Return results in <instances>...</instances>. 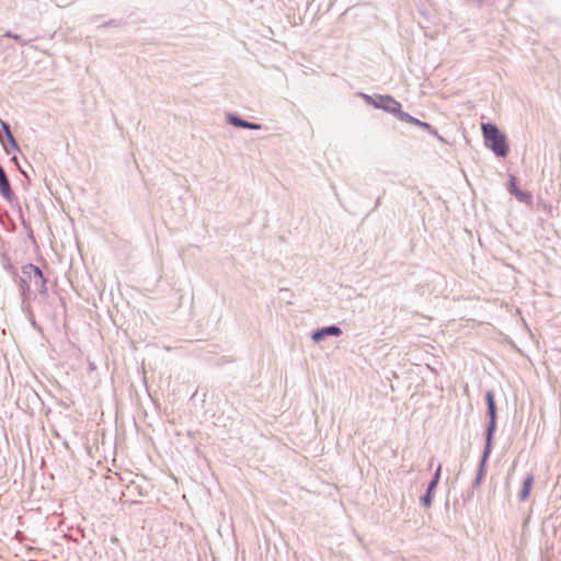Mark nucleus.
<instances>
[{
    "instance_id": "nucleus-1",
    "label": "nucleus",
    "mask_w": 561,
    "mask_h": 561,
    "mask_svg": "<svg viewBox=\"0 0 561 561\" xmlns=\"http://www.w3.org/2000/svg\"><path fill=\"white\" fill-rule=\"evenodd\" d=\"M481 130L484 139V145L496 157L506 158L510 152V145L507 137L502 133L499 127L493 123H482Z\"/></svg>"
},
{
    "instance_id": "nucleus-2",
    "label": "nucleus",
    "mask_w": 561,
    "mask_h": 561,
    "mask_svg": "<svg viewBox=\"0 0 561 561\" xmlns=\"http://www.w3.org/2000/svg\"><path fill=\"white\" fill-rule=\"evenodd\" d=\"M360 96L367 104L373 105L375 108L383 110L385 112L394 116H397L401 108V103L388 94L369 95L366 93H360Z\"/></svg>"
},
{
    "instance_id": "nucleus-3",
    "label": "nucleus",
    "mask_w": 561,
    "mask_h": 561,
    "mask_svg": "<svg viewBox=\"0 0 561 561\" xmlns=\"http://www.w3.org/2000/svg\"><path fill=\"white\" fill-rule=\"evenodd\" d=\"M23 274H32L31 284L42 294H47V279L44 276L42 270L32 263H28L22 267Z\"/></svg>"
},
{
    "instance_id": "nucleus-4",
    "label": "nucleus",
    "mask_w": 561,
    "mask_h": 561,
    "mask_svg": "<svg viewBox=\"0 0 561 561\" xmlns=\"http://www.w3.org/2000/svg\"><path fill=\"white\" fill-rule=\"evenodd\" d=\"M396 117L398 119H400L401 122H405V123L419 126V127L423 128L424 130H427L430 134L434 135L439 140H443V137L438 134V131L430 123L420 121L419 118L402 111V108H400V111Z\"/></svg>"
},
{
    "instance_id": "nucleus-5",
    "label": "nucleus",
    "mask_w": 561,
    "mask_h": 561,
    "mask_svg": "<svg viewBox=\"0 0 561 561\" xmlns=\"http://www.w3.org/2000/svg\"><path fill=\"white\" fill-rule=\"evenodd\" d=\"M342 333V329L336 324L325 325L314 330L311 333V340L314 343H319L328 336H340Z\"/></svg>"
},
{
    "instance_id": "nucleus-6",
    "label": "nucleus",
    "mask_w": 561,
    "mask_h": 561,
    "mask_svg": "<svg viewBox=\"0 0 561 561\" xmlns=\"http://www.w3.org/2000/svg\"><path fill=\"white\" fill-rule=\"evenodd\" d=\"M226 121L228 124H230L234 127H238V128L254 129V130H259L262 128L261 124L243 119L240 115H238L236 113H227Z\"/></svg>"
},
{
    "instance_id": "nucleus-7",
    "label": "nucleus",
    "mask_w": 561,
    "mask_h": 561,
    "mask_svg": "<svg viewBox=\"0 0 561 561\" xmlns=\"http://www.w3.org/2000/svg\"><path fill=\"white\" fill-rule=\"evenodd\" d=\"M508 192L522 203L531 204L533 202L531 193L528 191H522L517 186V179L514 175H511L508 179Z\"/></svg>"
},
{
    "instance_id": "nucleus-8",
    "label": "nucleus",
    "mask_w": 561,
    "mask_h": 561,
    "mask_svg": "<svg viewBox=\"0 0 561 561\" xmlns=\"http://www.w3.org/2000/svg\"><path fill=\"white\" fill-rule=\"evenodd\" d=\"M0 195L9 203H11L14 198V193L12 191L10 181H9L8 175L1 164H0Z\"/></svg>"
},
{
    "instance_id": "nucleus-9",
    "label": "nucleus",
    "mask_w": 561,
    "mask_h": 561,
    "mask_svg": "<svg viewBox=\"0 0 561 561\" xmlns=\"http://www.w3.org/2000/svg\"><path fill=\"white\" fill-rule=\"evenodd\" d=\"M496 427H497V419H491L488 421V424L485 427V443H484L483 451L492 453Z\"/></svg>"
},
{
    "instance_id": "nucleus-10",
    "label": "nucleus",
    "mask_w": 561,
    "mask_h": 561,
    "mask_svg": "<svg viewBox=\"0 0 561 561\" xmlns=\"http://www.w3.org/2000/svg\"><path fill=\"white\" fill-rule=\"evenodd\" d=\"M486 414L489 420L497 419V408L495 402V394L493 390H486L485 394Z\"/></svg>"
},
{
    "instance_id": "nucleus-11",
    "label": "nucleus",
    "mask_w": 561,
    "mask_h": 561,
    "mask_svg": "<svg viewBox=\"0 0 561 561\" xmlns=\"http://www.w3.org/2000/svg\"><path fill=\"white\" fill-rule=\"evenodd\" d=\"M533 484H534V476L527 474L523 481L522 489L518 493V499L520 502H524L528 499L531 488H533Z\"/></svg>"
},
{
    "instance_id": "nucleus-12",
    "label": "nucleus",
    "mask_w": 561,
    "mask_h": 561,
    "mask_svg": "<svg viewBox=\"0 0 561 561\" xmlns=\"http://www.w3.org/2000/svg\"><path fill=\"white\" fill-rule=\"evenodd\" d=\"M490 455H491V453L482 451V455H481V458H480V462H479L478 472H477L476 477H478L480 479H483V477L485 474V466H486V462H488V460L490 458Z\"/></svg>"
},
{
    "instance_id": "nucleus-13",
    "label": "nucleus",
    "mask_w": 561,
    "mask_h": 561,
    "mask_svg": "<svg viewBox=\"0 0 561 561\" xmlns=\"http://www.w3.org/2000/svg\"><path fill=\"white\" fill-rule=\"evenodd\" d=\"M5 139H7V144H8V147H4L7 153H10V150L20 151V146L13 135H10Z\"/></svg>"
},
{
    "instance_id": "nucleus-14",
    "label": "nucleus",
    "mask_w": 561,
    "mask_h": 561,
    "mask_svg": "<svg viewBox=\"0 0 561 561\" xmlns=\"http://www.w3.org/2000/svg\"><path fill=\"white\" fill-rule=\"evenodd\" d=\"M434 492L425 491V493L421 496L420 502L424 507H430L433 503Z\"/></svg>"
},
{
    "instance_id": "nucleus-15",
    "label": "nucleus",
    "mask_w": 561,
    "mask_h": 561,
    "mask_svg": "<svg viewBox=\"0 0 561 561\" xmlns=\"http://www.w3.org/2000/svg\"><path fill=\"white\" fill-rule=\"evenodd\" d=\"M0 125L5 138H8L10 135H13L11 131V126L8 122L0 119Z\"/></svg>"
},
{
    "instance_id": "nucleus-16",
    "label": "nucleus",
    "mask_w": 561,
    "mask_h": 561,
    "mask_svg": "<svg viewBox=\"0 0 561 561\" xmlns=\"http://www.w3.org/2000/svg\"><path fill=\"white\" fill-rule=\"evenodd\" d=\"M30 282L25 277L20 278V288L22 290V295L25 296L26 291L30 290Z\"/></svg>"
},
{
    "instance_id": "nucleus-17",
    "label": "nucleus",
    "mask_w": 561,
    "mask_h": 561,
    "mask_svg": "<svg viewBox=\"0 0 561 561\" xmlns=\"http://www.w3.org/2000/svg\"><path fill=\"white\" fill-rule=\"evenodd\" d=\"M440 472H442V466L438 465V467L436 468V470H435V472H434V474H433L431 480L438 483L439 479H440Z\"/></svg>"
},
{
    "instance_id": "nucleus-18",
    "label": "nucleus",
    "mask_w": 561,
    "mask_h": 561,
    "mask_svg": "<svg viewBox=\"0 0 561 561\" xmlns=\"http://www.w3.org/2000/svg\"><path fill=\"white\" fill-rule=\"evenodd\" d=\"M437 485H438V483H437V482H435V481H432V480H431V481L427 483L426 491H431V492H434V493H435V491H436V489H437Z\"/></svg>"
},
{
    "instance_id": "nucleus-19",
    "label": "nucleus",
    "mask_w": 561,
    "mask_h": 561,
    "mask_svg": "<svg viewBox=\"0 0 561 561\" xmlns=\"http://www.w3.org/2000/svg\"><path fill=\"white\" fill-rule=\"evenodd\" d=\"M4 36L13 38L15 41H20L21 39V36L19 34H15V33H13L11 31L5 32Z\"/></svg>"
},
{
    "instance_id": "nucleus-20",
    "label": "nucleus",
    "mask_w": 561,
    "mask_h": 561,
    "mask_svg": "<svg viewBox=\"0 0 561 561\" xmlns=\"http://www.w3.org/2000/svg\"><path fill=\"white\" fill-rule=\"evenodd\" d=\"M481 481H482V479H480V478L476 477V478H474V480H473V482H472V485H473L474 488H477V486H479V485H480Z\"/></svg>"
},
{
    "instance_id": "nucleus-21",
    "label": "nucleus",
    "mask_w": 561,
    "mask_h": 561,
    "mask_svg": "<svg viewBox=\"0 0 561 561\" xmlns=\"http://www.w3.org/2000/svg\"><path fill=\"white\" fill-rule=\"evenodd\" d=\"M21 277H25L27 279V282H31L32 274H23L22 273Z\"/></svg>"
},
{
    "instance_id": "nucleus-22",
    "label": "nucleus",
    "mask_w": 561,
    "mask_h": 561,
    "mask_svg": "<svg viewBox=\"0 0 561 561\" xmlns=\"http://www.w3.org/2000/svg\"><path fill=\"white\" fill-rule=\"evenodd\" d=\"M115 24V21L114 20H111L108 22H105L104 23V26H108V25H114Z\"/></svg>"
},
{
    "instance_id": "nucleus-23",
    "label": "nucleus",
    "mask_w": 561,
    "mask_h": 561,
    "mask_svg": "<svg viewBox=\"0 0 561 561\" xmlns=\"http://www.w3.org/2000/svg\"><path fill=\"white\" fill-rule=\"evenodd\" d=\"M20 172H21L25 178H27V175H26L25 171H24V170H22L21 168H20Z\"/></svg>"
},
{
    "instance_id": "nucleus-24",
    "label": "nucleus",
    "mask_w": 561,
    "mask_h": 561,
    "mask_svg": "<svg viewBox=\"0 0 561 561\" xmlns=\"http://www.w3.org/2000/svg\"><path fill=\"white\" fill-rule=\"evenodd\" d=\"M12 160L18 164V159L15 156L12 158Z\"/></svg>"
},
{
    "instance_id": "nucleus-25",
    "label": "nucleus",
    "mask_w": 561,
    "mask_h": 561,
    "mask_svg": "<svg viewBox=\"0 0 561 561\" xmlns=\"http://www.w3.org/2000/svg\"><path fill=\"white\" fill-rule=\"evenodd\" d=\"M380 204V198L377 199L376 202V207Z\"/></svg>"
}]
</instances>
